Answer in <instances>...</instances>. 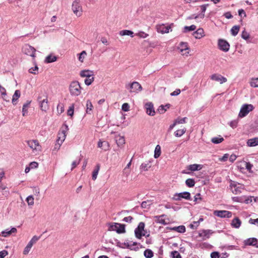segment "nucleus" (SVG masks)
Wrapping results in <instances>:
<instances>
[{
	"mask_svg": "<svg viewBox=\"0 0 258 258\" xmlns=\"http://www.w3.org/2000/svg\"><path fill=\"white\" fill-rule=\"evenodd\" d=\"M69 91L70 94L73 96H78L82 92V87L79 82L73 81L69 86Z\"/></svg>",
	"mask_w": 258,
	"mask_h": 258,
	"instance_id": "nucleus-1",
	"label": "nucleus"
},
{
	"mask_svg": "<svg viewBox=\"0 0 258 258\" xmlns=\"http://www.w3.org/2000/svg\"><path fill=\"white\" fill-rule=\"evenodd\" d=\"M72 10L74 14L78 17L83 14V8L80 0H75L72 5Z\"/></svg>",
	"mask_w": 258,
	"mask_h": 258,
	"instance_id": "nucleus-2",
	"label": "nucleus"
},
{
	"mask_svg": "<svg viewBox=\"0 0 258 258\" xmlns=\"http://www.w3.org/2000/svg\"><path fill=\"white\" fill-rule=\"evenodd\" d=\"M254 107L252 104H243L240 109L238 113V117L243 118L246 116L250 112L254 109Z\"/></svg>",
	"mask_w": 258,
	"mask_h": 258,
	"instance_id": "nucleus-3",
	"label": "nucleus"
},
{
	"mask_svg": "<svg viewBox=\"0 0 258 258\" xmlns=\"http://www.w3.org/2000/svg\"><path fill=\"white\" fill-rule=\"evenodd\" d=\"M27 143L33 153L36 154L41 151V147L37 140H29L27 142Z\"/></svg>",
	"mask_w": 258,
	"mask_h": 258,
	"instance_id": "nucleus-4",
	"label": "nucleus"
},
{
	"mask_svg": "<svg viewBox=\"0 0 258 258\" xmlns=\"http://www.w3.org/2000/svg\"><path fill=\"white\" fill-rule=\"evenodd\" d=\"M68 130V126L67 124H63L58 133L56 142H59L60 144H62L66 139Z\"/></svg>",
	"mask_w": 258,
	"mask_h": 258,
	"instance_id": "nucleus-5",
	"label": "nucleus"
},
{
	"mask_svg": "<svg viewBox=\"0 0 258 258\" xmlns=\"http://www.w3.org/2000/svg\"><path fill=\"white\" fill-rule=\"evenodd\" d=\"M126 88L131 93H138L142 90V87L139 83L137 82H133L132 83L128 84Z\"/></svg>",
	"mask_w": 258,
	"mask_h": 258,
	"instance_id": "nucleus-6",
	"label": "nucleus"
},
{
	"mask_svg": "<svg viewBox=\"0 0 258 258\" xmlns=\"http://www.w3.org/2000/svg\"><path fill=\"white\" fill-rule=\"evenodd\" d=\"M144 228L145 223L142 222L139 223L138 227L135 230V236L137 238L140 239L142 236L145 235Z\"/></svg>",
	"mask_w": 258,
	"mask_h": 258,
	"instance_id": "nucleus-7",
	"label": "nucleus"
},
{
	"mask_svg": "<svg viewBox=\"0 0 258 258\" xmlns=\"http://www.w3.org/2000/svg\"><path fill=\"white\" fill-rule=\"evenodd\" d=\"M109 230L115 231L118 233H123L125 232L124 225L117 223L110 224Z\"/></svg>",
	"mask_w": 258,
	"mask_h": 258,
	"instance_id": "nucleus-8",
	"label": "nucleus"
},
{
	"mask_svg": "<svg viewBox=\"0 0 258 258\" xmlns=\"http://www.w3.org/2000/svg\"><path fill=\"white\" fill-rule=\"evenodd\" d=\"M230 186L231 191L235 195L241 193V190L243 189L242 185L234 181L231 182Z\"/></svg>",
	"mask_w": 258,
	"mask_h": 258,
	"instance_id": "nucleus-9",
	"label": "nucleus"
},
{
	"mask_svg": "<svg viewBox=\"0 0 258 258\" xmlns=\"http://www.w3.org/2000/svg\"><path fill=\"white\" fill-rule=\"evenodd\" d=\"M23 52L29 56L35 57V49L29 44H25L22 48Z\"/></svg>",
	"mask_w": 258,
	"mask_h": 258,
	"instance_id": "nucleus-10",
	"label": "nucleus"
},
{
	"mask_svg": "<svg viewBox=\"0 0 258 258\" xmlns=\"http://www.w3.org/2000/svg\"><path fill=\"white\" fill-rule=\"evenodd\" d=\"M173 199L175 201H180L181 199L189 200H190V194L187 191L176 193L174 195Z\"/></svg>",
	"mask_w": 258,
	"mask_h": 258,
	"instance_id": "nucleus-11",
	"label": "nucleus"
},
{
	"mask_svg": "<svg viewBox=\"0 0 258 258\" xmlns=\"http://www.w3.org/2000/svg\"><path fill=\"white\" fill-rule=\"evenodd\" d=\"M214 215L220 218H231L232 217V213L226 210H215L214 211Z\"/></svg>",
	"mask_w": 258,
	"mask_h": 258,
	"instance_id": "nucleus-12",
	"label": "nucleus"
},
{
	"mask_svg": "<svg viewBox=\"0 0 258 258\" xmlns=\"http://www.w3.org/2000/svg\"><path fill=\"white\" fill-rule=\"evenodd\" d=\"M178 49L182 55L187 56L189 54V48L186 42H181L180 43Z\"/></svg>",
	"mask_w": 258,
	"mask_h": 258,
	"instance_id": "nucleus-13",
	"label": "nucleus"
},
{
	"mask_svg": "<svg viewBox=\"0 0 258 258\" xmlns=\"http://www.w3.org/2000/svg\"><path fill=\"white\" fill-rule=\"evenodd\" d=\"M219 49L224 52L229 50L230 45L227 41L223 39H219L218 43Z\"/></svg>",
	"mask_w": 258,
	"mask_h": 258,
	"instance_id": "nucleus-14",
	"label": "nucleus"
},
{
	"mask_svg": "<svg viewBox=\"0 0 258 258\" xmlns=\"http://www.w3.org/2000/svg\"><path fill=\"white\" fill-rule=\"evenodd\" d=\"M210 79L213 80L218 82H219L220 84H222L227 82V79L226 78L222 76L220 74H214L210 76Z\"/></svg>",
	"mask_w": 258,
	"mask_h": 258,
	"instance_id": "nucleus-15",
	"label": "nucleus"
},
{
	"mask_svg": "<svg viewBox=\"0 0 258 258\" xmlns=\"http://www.w3.org/2000/svg\"><path fill=\"white\" fill-rule=\"evenodd\" d=\"M40 97H38L39 100L40 108L42 111L46 112L49 108L47 97L41 100Z\"/></svg>",
	"mask_w": 258,
	"mask_h": 258,
	"instance_id": "nucleus-16",
	"label": "nucleus"
},
{
	"mask_svg": "<svg viewBox=\"0 0 258 258\" xmlns=\"http://www.w3.org/2000/svg\"><path fill=\"white\" fill-rule=\"evenodd\" d=\"M146 113L150 116H154L155 114V111L154 108L153 104L151 102H148L145 104L144 106Z\"/></svg>",
	"mask_w": 258,
	"mask_h": 258,
	"instance_id": "nucleus-17",
	"label": "nucleus"
},
{
	"mask_svg": "<svg viewBox=\"0 0 258 258\" xmlns=\"http://www.w3.org/2000/svg\"><path fill=\"white\" fill-rule=\"evenodd\" d=\"M97 146L98 148L105 151L109 150L110 148L109 143L107 141H102V140H99L97 144Z\"/></svg>",
	"mask_w": 258,
	"mask_h": 258,
	"instance_id": "nucleus-18",
	"label": "nucleus"
},
{
	"mask_svg": "<svg viewBox=\"0 0 258 258\" xmlns=\"http://www.w3.org/2000/svg\"><path fill=\"white\" fill-rule=\"evenodd\" d=\"M17 232V230L16 228L13 227L10 230L7 229L4 231L1 232V235L5 237H8L13 234H15Z\"/></svg>",
	"mask_w": 258,
	"mask_h": 258,
	"instance_id": "nucleus-19",
	"label": "nucleus"
},
{
	"mask_svg": "<svg viewBox=\"0 0 258 258\" xmlns=\"http://www.w3.org/2000/svg\"><path fill=\"white\" fill-rule=\"evenodd\" d=\"M213 233L211 230H203L199 233V236L202 237L204 240L209 238Z\"/></svg>",
	"mask_w": 258,
	"mask_h": 258,
	"instance_id": "nucleus-20",
	"label": "nucleus"
},
{
	"mask_svg": "<svg viewBox=\"0 0 258 258\" xmlns=\"http://www.w3.org/2000/svg\"><path fill=\"white\" fill-rule=\"evenodd\" d=\"M244 242V244L246 245H252L258 247V245H257V240L255 238H248L245 240Z\"/></svg>",
	"mask_w": 258,
	"mask_h": 258,
	"instance_id": "nucleus-21",
	"label": "nucleus"
},
{
	"mask_svg": "<svg viewBox=\"0 0 258 258\" xmlns=\"http://www.w3.org/2000/svg\"><path fill=\"white\" fill-rule=\"evenodd\" d=\"M80 75L81 77L89 78L94 76V72L89 70H83L80 72Z\"/></svg>",
	"mask_w": 258,
	"mask_h": 258,
	"instance_id": "nucleus-22",
	"label": "nucleus"
},
{
	"mask_svg": "<svg viewBox=\"0 0 258 258\" xmlns=\"http://www.w3.org/2000/svg\"><path fill=\"white\" fill-rule=\"evenodd\" d=\"M248 147H255L258 145V137L248 139L246 142Z\"/></svg>",
	"mask_w": 258,
	"mask_h": 258,
	"instance_id": "nucleus-23",
	"label": "nucleus"
},
{
	"mask_svg": "<svg viewBox=\"0 0 258 258\" xmlns=\"http://www.w3.org/2000/svg\"><path fill=\"white\" fill-rule=\"evenodd\" d=\"M193 35L195 38L201 39L205 36L204 31L203 29L199 28L194 32Z\"/></svg>",
	"mask_w": 258,
	"mask_h": 258,
	"instance_id": "nucleus-24",
	"label": "nucleus"
},
{
	"mask_svg": "<svg viewBox=\"0 0 258 258\" xmlns=\"http://www.w3.org/2000/svg\"><path fill=\"white\" fill-rule=\"evenodd\" d=\"M151 161H146L144 163H143L140 167V169L141 171H147L151 167Z\"/></svg>",
	"mask_w": 258,
	"mask_h": 258,
	"instance_id": "nucleus-25",
	"label": "nucleus"
},
{
	"mask_svg": "<svg viewBox=\"0 0 258 258\" xmlns=\"http://www.w3.org/2000/svg\"><path fill=\"white\" fill-rule=\"evenodd\" d=\"M248 83L251 87L258 88V77L250 78Z\"/></svg>",
	"mask_w": 258,
	"mask_h": 258,
	"instance_id": "nucleus-26",
	"label": "nucleus"
},
{
	"mask_svg": "<svg viewBox=\"0 0 258 258\" xmlns=\"http://www.w3.org/2000/svg\"><path fill=\"white\" fill-rule=\"evenodd\" d=\"M169 229L180 233H182L185 232V227L183 225L171 227L169 228Z\"/></svg>",
	"mask_w": 258,
	"mask_h": 258,
	"instance_id": "nucleus-27",
	"label": "nucleus"
},
{
	"mask_svg": "<svg viewBox=\"0 0 258 258\" xmlns=\"http://www.w3.org/2000/svg\"><path fill=\"white\" fill-rule=\"evenodd\" d=\"M171 27L170 26H165L164 25H162L159 27L158 28V31L161 33H167L169 32V30Z\"/></svg>",
	"mask_w": 258,
	"mask_h": 258,
	"instance_id": "nucleus-28",
	"label": "nucleus"
},
{
	"mask_svg": "<svg viewBox=\"0 0 258 258\" xmlns=\"http://www.w3.org/2000/svg\"><path fill=\"white\" fill-rule=\"evenodd\" d=\"M231 224L232 227L238 228L241 226V222L238 218L236 217L232 220Z\"/></svg>",
	"mask_w": 258,
	"mask_h": 258,
	"instance_id": "nucleus-29",
	"label": "nucleus"
},
{
	"mask_svg": "<svg viewBox=\"0 0 258 258\" xmlns=\"http://www.w3.org/2000/svg\"><path fill=\"white\" fill-rule=\"evenodd\" d=\"M241 37L246 41L247 43H250L251 42L250 38V34L249 33H248L247 31H246L245 30H244L241 33Z\"/></svg>",
	"mask_w": 258,
	"mask_h": 258,
	"instance_id": "nucleus-30",
	"label": "nucleus"
},
{
	"mask_svg": "<svg viewBox=\"0 0 258 258\" xmlns=\"http://www.w3.org/2000/svg\"><path fill=\"white\" fill-rule=\"evenodd\" d=\"M57 60V57L53 54H49L47 56L45 59L46 63H51Z\"/></svg>",
	"mask_w": 258,
	"mask_h": 258,
	"instance_id": "nucleus-31",
	"label": "nucleus"
},
{
	"mask_svg": "<svg viewBox=\"0 0 258 258\" xmlns=\"http://www.w3.org/2000/svg\"><path fill=\"white\" fill-rule=\"evenodd\" d=\"M100 164H97L95 167V168L94 169L93 172H92V179L95 180L96 179L97 175L98 174L99 171L100 170Z\"/></svg>",
	"mask_w": 258,
	"mask_h": 258,
	"instance_id": "nucleus-32",
	"label": "nucleus"
},
{
	"mask_svg": "<svg viewBox=\"0 0 258 258\" xmlns=\"http://www.w3.org/2000/svg\"><path fill=\"white\" fill-rule=\"evenodd\" d=\"M208 6V4L202 5L201 6V11H202V14H200L198 16H195L194 18L195 19H197V18L200 17V18H201L202 19H203L204 18V17H205L204 13L206 11L207 7Z\"/></svg>",
	"mask_w": 258,
	"mask_h": 258,
	"instance_id": "nucleus-33",
	"label": "nucleus"
},
{
	"mask_svg": "<svg viewBox=\"0 0 258 258\" xmlns=\"http://www.w3.org/2000/svg\"><path fill=\"white\" fill-rule=\"evenodd\" d=\"M202 168V165L200 164H192L190 165L188 167V169L195 171L197 170H201Z\"/></svg>",
	"mask_w": 258,
	"mask_h": 258,
	"instance_id": "nucleus-34",
	"label": "nucleus"
},
{
	"mask_svg": "<svg viewBox=\"0 0 258 258\" xmlns=\"http://www.w3.org/2000/svg\"><path fill=\"white\" fill-rule=\"evenodd\" d=\"M21 92L19 90H16L12 98V103L13 104H16V101L18 99V98L20 97Z\"/></svg>",
	"mask_w": 258,
	"mask_h": 258,
	"instance_id": "nucleus-35",
	"label": "nucleus"
},
{
	"mask_svg": "<svg viewBox=\"0 0 258 258\" xmlns=\"http://www.w3.org/2000/svg\"><path fill=\"white\" fill-rule=\"evenodd\" d=\"M224 141V139L221 136L214 137L211 139V142L214 144H219Z\"/></svg>",
	"mask_w": 258,
	"mask_h": 258,
	"instance_id": "nucleus-36",
	"label": "nucleus"
},
{
	"mask_svg": "<svg viewBox=\"0 0 258 258\" xmlns=\"http://www.w3.org/2000/svg\"><path fill=\"white\" fill-rule=\"evenodd\" d=\"M133 31L128 30H124L119 32V35L121 36L128 35L131 36L132 37H134L133 35Z\"/></svg>",
	"mask_w": 258,
	"mask_h": 258,
	"instance_id": "nucleus-37",
	"label": "nucleus"
},
{
	"mask_svg": "<svg viewBox=\"0 0 258 258\" xmlns=\"http://www.w3.org/2000/svg\"><path fill=\"white\" fill-rule=\"evenodd\" d=\"M161 154V147L159 145H157L154 151V158H158Z\"/></svg>",
	"mask_w": 258,
	"mask_h": 258,
	"instance_id": "nucleus-38",
	"label": "nucleus"
},
{
	"mask_svg": "<svg viewBox=\"0 0 258 258\" xmlns=\"http://www.w3.org/2000/svg\"><path fill=\"white\" fill-rule=\"evenodd\" d=\"M93 108V105L90 100H87L86 103V112L87 113L90 114L91 111Z\"/></svg>",
	"mask_w": 258,
	"mask_h": 258,
	"instance_id": "nucleus-39",
	"label": "nucleus"
},
{
	"mask_svg": "<svg viewBox=\"0 0 258 258\" xmlns=\"http://www.w3.org/2000/svg\"><path fill=\"white\" fill-rule=\"evenodd\" d=\"M144 254L147 258H151L153 256V252L151 249H147L144 251Z\"/></svg>",
	"mask_w": 258,
	"mask_h": 258,
	"instance_id": "nucleus-40",
	"label": "nucleus"
},
{
	"mask_svg": "<svg viewBox=\"0 0 258 258\" xmlns=\"http://www.w3.org/2000/svg\"><path fill=\"white\" fill-rule=\"evenodd\" d=\"M239 31V27L238 26H234L231 29V34L235 36Z\"/></svg>",
	"mask_w": 258,
	"mask_h": 258,
	"instance_id": "nucleus-41",
	"label": "nucleus"
},
{
	"mask_svg": "<svg viewBox=\"0 0 258 258\" xmlns=\"http://www.w3.org/2000/svg\"><path fill=\"white\" fill-rule=\"evenodd\" d=\"M116 138V143L118 146L122 145L125 143V140L122 136H118Z\"/></svg>",
	"mask_w": 258,
	"mask_h": 258,
	"instance_id": "nucleus-42",
	"label": "nucleus"
},
{
	"mask_svg": "<svg viewBox=\"0 0 258 258\" xmlns=\"http://www.w3.org/2000/svg\"><path fill=\"white\" fill-rule=\"evenodd\" d=\"M170 107V104H168L165 106L161 105L159 107L158 109V111L160 113L162 114L164 113L167 110V109L169 108Z\"/></svg>",
	"mask_w": 258,
	"mask_h": 258,
	"instance_id": "nucleus-43",
	"label": "nucleus"
},
{
	"mask_svg": "<svg viewBox=\"0 0 258 258\" xmlns=\"http://www.w3.org/2000/svg\"><path fill=\"white\" fill-rule=\"evenodd\" d=\"M185 184L187 186H188L189 187H192L194 186V185L195 184V181L194 179H193L188 178L186 180Z\"/></svg>",
	"mask_w": 258,
	"mask_h": 258,
	"instance_id": "nucleus-44",
	"label": "nucleus"
},
{
	"mask_svg": "<svg viewBox=\"0 0 258 258\" xmlns=\"http://www.w3.org/2000/svg\"><path fill=\"white\" fill-rule=\"evenodd\" d=\"M186 130L185 128L177 130L175 133L174 135L177 137H180L182 136L185 132Z\"/></svg>",
	"mask_w": 258,
	"mask_h": 258,
	"instance_id": "nucleus-45",
	"label": "nucleus"
},
{
	"mask_svg": "<svg viewBox=\"0 0 258 258\" xmlns=\"http://www.w3.org/2000/svg\"><path fill=\"white\" fill-rule=\"evenodd\" d=\"M78 55H79V57H78L79 60L80 62H83L84 61L85 58L86 57V56L87 55V53H86V51L84 50V51H82Z\"/></svg>",
	"mask_w": 258,
	"mask_h": 258,
	"instance_id": "nucleus-46",
	"label": "nucleus"
},
{
	"mask_svg": "<svg viewBox=\"0 0 258 258\" xmlns=\"http://www.w3.org/2000/svg\"><path fill=\"white\" fill-rule=\"evenodd\" d=\"M32 246L33 245L31 244V243L28 242L26 246L24 248V249L23 250V254L24 255L28 254L29 251H30Z\"/></svg>",
	"mask_w": 258,
	"mask_h": 258,
	"instance_id": "nucleus-47",
	"label": "nucleus"
},
{
	"mask_svg": "<svg viewBox=\"0 0 258 258\" xmlns=\"http://www.w3.org/2000/svg\"><path fill=\"white\" fill-rule=\"evenodd\" d=\"M152 203L151 201H144L141 204V207L143 208L148 209L150 206L152 205Z\"/></svg>",
	"mask_w": 258,
	"mask_h": 258,
	"instance_id": "nucleus-48",
	"label": "nucleus"
},
{
	"mask_svg": "<svg viewBox=\"0 0 258 258\" xmlns=\"http://www.w3.org/2000/svg\"><path fill=\"white\" fill-rule=\"evenodd\" d=\"M122 172L123 177H127L131 172V169L126 168L124 167L123 169Z\"/></svg>",
	"mask_w": 258,
	"mask_h": 258,
	"instance_id": "nucleus-49",
	"label": "nucleus"
},
{
	"mask_svg": "<svg viewBox=\"0 0 258 258\" xmlns=\"http://www.w3.org/2000/svg\"><path fill=\"white\" fill-rule=\"evenodd\" d=\"M30 102L24 104L23 106L22 113L23 116H25L27 113L28 108L29 106Z\"/></svg>",
	"mask_w": 258,
	"mask_h": 258,
	"instance_id": "nucleus-50",
	"label": "nucleus"
},
{
	"mask_svg": "<svg viewBox=\"0 0 258 258\" xmlns=\"http://www.w3.org/2000/svg\"><path fill=\"white\" fill-rule=\"evenodd\" d=\"M94 78L93 76H92L91 77L86 78L84 81V82L86 85L89 86L92 83V82L94 81Z\"/></svg>",
	"mask_w": 258,
	"mask_h": 258,
	"instance_id": "nucleus-51",
	"label": "nucleus"
},
{
	"mask_svg": "<svg viewBox=\"0 0 258 258\" xmlns=\"http://www.w3.org/2000/svg\"><path fill=\"white\" fill-rule=\"evenodd\" d=\"M26 202L29 206H33L34 205V198L33 196H28L26 199Z\"/></svg>",
	"mask_w": 258,
	"mask_h": 258,
	"instance_id": "nucleus-52",
	"label": "nucleus"
},
{
	"mask_svg": "<svg viewBox=\"0 0 258 258\" xmlns=\"http://www.w3.org/2000/svg\"><path fill=\"white\" fill-rule=\"evenodd\" d=\"M196 26L195 25H192L190 26H185L184 27V32L194 31L196 29Z\"/></svg>",
	"mask_w": 258,
	"mask_h": 258,
	"instance_id": "nucleus-53",
	"label": "nucleus"
},
{
	"mask_svg": "<svg viewBox=\"0 0 258 258\" xmlns=\"http://www.w3.org/2000/svg\"><path fill=\"white\" fill-rule=\"evenodd\" d=\"M238 123V120L236 119V120H233L231 121L229 123V124L232 128H235L237 126Z\"/></svg>",
	"mask_w": 258,
	"mask_h": 258,
	"instance_id": "nucleus-54",
	"label": "nucleus"
},
{
	"mask_svg": "<svg viewBox=\"0 0 258 258\" xmlns=\"http://www.w3.org/2000/svg\"><path fill=\"white\" fill-rule=\"evenodd\" d=\"M74 106L73 104L71 106L69 107V108L67 111V114L69 116H73V115L74 114Z\"/></svg>",
	"mask_w": 258,
	"mask_h": 258,
	"instance_id": "nucleus-55",
	"label": "nucleus"
},
{
	"mask_svg": "<svg viewBox=\"0 0 258 258\" xmlns=\"http://www.w3.org/2000/svg\"><path fill=\"white\" fill-rule=\"evenodd\" d=\"M136 35L142 38H145L148 36V34L143 31H140L138 33L136 34Z\"/></svg>",
	"mask_w": 258,
	"mask_h": 258,
	"instance_id": "nucleus-56",
	"label": "nucleus"
},
{
	"mask_svg": "<svg viewBox=\"0 0 258 258\" xmlns=\"http://www.w3.org/2000/svg\"><path fill=\"white\" fill-rule=\"evenodd\" d=\"M0 93L3 98L7 95L6 89L0 85Z\"/></svg>",
	"mask_w": 258,
	"mask_h": 258,
	"instance_id": "nucleus-57",
	"label": "nucleus"
},
{
	"mask_svg": "<svg viewBox=\"0 0 258 258\" xmlns=\"http://www.w3.org/2000/svg\"><path fill=\"white\" fill-rule=\"evenodd\" d=\"M40 238V237L37 236H34L31 238V239L29 242L30 243H31V244L33 245L34 244H35Z\"/></svg>",
	"mask_w": 258,
	"mask_h": 258,
	"instance_id": "nucleus-58",
	"label": "nucleus"
},
{
	"mask_svg": "<svg viewBox=\"0 0 258 258\" xmlns=\"http://www.w3.org/2000/svg\"><path fill=\"white\" fill-rule=\"evenodd\" d=\"M172 258H181L180 253L177 251H173L171 252Z\"/></svg>",
	"mask_w": 258,
	"mask_h": 258,
	"instance_id": "nucleus-59",
	"label": "nucleus"
},
{
	"mask_svg": "<svg viewBox=\"0 0 258 258\" xmlns=\"http://www.w3.org/2000/svg\"><path fill=\"white\" fill-rule=\"evenodd\" d=\"M243 164L245 166L246 169L250 172L253 165L251 164H250L249 162H244Z\"/></svg>",
	"mask_w": 258,
	"mask_h": 258,
	"instance_id": "nucleus-60",
	"label": "nucleus"
},
{
	"mask_svg": "<svg viewBox=\"0 0 258 258\" xmlns=\"http://www.w3.org/2000/svg\"><path fill=\"white\" fill-rule=\"evenodd\" d=\"M232 200L235 202L243 203L244 200L243 197H235L232 198Z\"/></svg>",
	"mask_w": 258,
	"mask_h": 258,
	"instance_id": "nucleus-61",
	"label": "nucleus"
},
{
	"mask_svg": "<svg viewBox=\"0 0 258 258\" xmlns=\"http://www.w3.org/2000/svg\"><path fill=\"white\" fill-rule=\"evenodd\" d=\"M199 225V221H194L189 225V227L192 229H195L198 227Z\"/></svg>",
	"mask_w": 258,
	"mask_h": 258,
	"instance_id": "nucleus-62",
	"label": "nucleus"
},
{
	"mask_svg": "<svg viewBox=\"0 0 258 258\" xmlns=\"http://www.w3.org/2000/svg\"><path fill=\"white\" fill-rule=\"evenodd\" d=\"M243 203H245L246 204H249L250 203L252 202V197H243Z\"/></svg>",
	"mask_w": 258,
	"mask_h": 258,
	"instance_id": "nucleus-63",
	"label": "nucleus"
},
{
	"mask_svg": "<svg viewBox=\"0 0 258 258\" xmlns=\"http://www.w3.org/2000/svg\"><path fill=\"white\" fill-rule=\"evenodd\" d=\"M121 109L124 111H128L130 110V106L128 103H124L122 104Z\"/></svg>",
	"mask_w": 258,
	"mask_h": 258,
	"instance_id": "nucleus-64",
	"label": "nucleus"
}]
</instances>
